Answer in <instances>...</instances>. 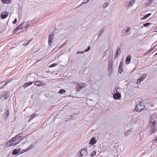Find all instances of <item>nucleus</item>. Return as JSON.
Listing matches in <instances>:
<instances>
[{"mask_svg": "<svg viewBox=\"0 0 157 157\" xmlns=\"http://www.w3.org/2000/svg\"><path fill=\"white\" fill-rule=\"evenodd\" d=\"M136 110L138 112H140L144 108V101L140 98H137L135 101Z\"/></svg>", "mask_w": 157, "mask_h": 157, "instance_id": "1", "label": "nucleus"}, {"mask_svg": "<svg viewBox=\"0 0 157 157\" xmlns=\"http://www.w3.org/2000/svg\"><path fill=\"white\" fill-rule=\"evenodd\" d=\"M17 138L16 136L7 141L5 145L7 147H10L16 145L21 142V140Z\"/></svg>", "mask_w": 157, "mask_h": 157, "instance_id": "2", "label": "nucleus"}, {"mask_svg": "<svg viewBox=\"0 0 157 157\" xmlns=\"http://www.w3.org/2000/svg\"><path fill=\"white\" fill-rule=\"evenodd\" d=\"M157 121V115L156 114H153L151 117L150 118V122L149 124H156V121Z\"/></svg>", "mask_w": 157, "mask_h": 157, "instance_id": "3", "label": "nucleus"}, {"mask_svg": "<svg viewBox=\"0 0 157 157\" xmlns=\"http://www.w3.org/2000/svg\"><path fill=\"white\" fill-rule=\"evenodd\" d=\"M10 94L8 92L6 91H4L1 94V98L4 100L7 99L9 97Z\"/></svg>", "mask_w": 157, "mask_h": 157, "instance_id": "4", "label": "nucleus"}, {"mask_svg": "<svg viewBox=\"0 0 157 157\" xmlns=\"http://www.w3.org/2000/svg\"><path fill=\"white\" fill-rule=\"evenodd\" d=\"M24 27V25L23 23L20 25L15 29L14 30L13 32V33H18L20 32V31L23 29Z\"/></svg>", "mask_w": 157, "mask_h": 157, "instance_id": "5", "label": "nucleus"}, {"mask_svg": "<svg viewBox=\"0 0 157 157\" xmlns=\"http://www.w3.org/2000/svg\"><path fill=\"white\" fill-rule=\"evenodd\" d=\"M151 126L150 133L151 134L155 132L157 130V125L156 124H150Z\"/></svg>", "mask_w": 157, "mask_h": 157, "instance_id": "6", "label": "nucleus"}, {"mask_svg": "<svg viewBox=\"0 0 157 157\" xmlns=\"http://www.w3.org/2000/svg\"><path fill=\"white\" fill-rule=\"evenodd\" d=\"M88 153L87 150L86 148L82 149L80 151V157H84L87 155Z\"/></svg>", "mask_w": 157, "mask_h": 157, "instance_id": "7", "label": "nucleus"}, {"mask_svg": "<svg viewBox=\"0 0 157 157\" xmlns=\"http://www.w3.org/2000/svg\"><path fill=\"white\" fill-rule=\"evenodd\" d=\"M154 0H146L145 3L144 5V7L146 8L148 6H150L152 5V3L154 2Z\"/></svg>", "mask_w": 157, "mask_h": 157, "instance_id": "8", "label": "nucleus"}, {"mask_svg": "<svg viewBox=\"0 0 157 157\" xmlns=\"http://www.w3.org/2000/svg\"><path fill=\"white\" fill-rule=\"evenodd\" d=\"M113 64L112 63L110 62L108 64V73L109 75H111L112 71Z\"/></svg>", "mask_w": 157, "mask_h": 157, "instance_id": "9", "label": "nucleus"}, {"mask_svg": "<svg viewBox=\"0 0 157 157\" xmlns=\"http://www.w3.org/2000/svg\"><path fill=\"white\" fill-rule=\"evenodd\" d=\"M135 2V0H128L127 2L126 3L125 6L129 7L132 6Z\"/></svg>", "mask_w": 157, "mask_h": 157, "instance_id": "10", "label": "nucleus"}, {"mask_svg": "<svg viewBox=\"0 0 157 157\" xmlns=\"http://www.w3.org/2000/svg\"><path fill=\"white\" fill-rule=\"evenodd\" d=\"M24 25V26L25 27V29H27L28 28V27L29 26H31L33 24L32 23V22L30 21H27L26 22H24L23 23Z\"/></svg>", "mask_w": 157, "mask_h": 157, "instance_id": "11", "label": "nucleus"}, {"mask_svg": "<svg viewBox=\"0 0 157 157\" xmlns=\"http://www.w3.org/2000/svg\"><path fill=\"white\" fill-rule=\"evenodd\" d=\"M113 97L114 99L118 100L121 97V95L119 93H116L113 94Z\"/></svg>", "mask_w": 157, "mask_h": 157, "instance_id": "12", "label": "nucleus"}, {"mask_svg": "<svg viewBox=\"0 0 157 157\" xmlns=\"http://www.w3.org/2000/svg\"><path fill=\"white\" fill-rule=\"evenodd\" d=\"M35 85L37 86H44L45 84L43 82H41L40 81H38L36 82L35 83Z\"/></svg>", "mask_w": 157, "mask_h": 157, "instance_id": "13", "label": "nucleus"}, {"mask_svg": "<svg viewBox=\"0 0 157 157\" xmlns=\"http://www.w3.org/2000/svg\"><path fill=\"white\" fill-rule=\"evenodd\" d=\"M9 112L8 110H6L3 114L4 118L6 120L7 119L9 115Z\"/></svg>", "mask_w": 157, "mask_h": 157, "instance_id": "14", "label": "nucleus"}, {"mask_svg": "<svg viewBox=\"0 0 157 157\" xmlns=\"http://www.w3.org/2000/svg\"><path fill=\"white\" fill-rule=\"evenodd\" d=\"M1 18L2 19H4L6 18L8 16V13H1Z\"/></svg>", "mask_w": 157, "mask_h": 157, "instance_id": "15", "label": "nucleus"}, {"mask_svg": "<svg viewBox=\"0 0 157 157\" xmlns=\"http://www.w3.org/2000/svg\"><path fill=\"white\" fill-rule=\"evenodd\" d=\"M131 57L130 56H128L127 57L125 63L127 64H128L130 63V60Z\"/></svg>", "mask_w": 157, "mask_h": 157, "instance_id": "16", "label": "nucleus"}, {"mask_svg": "<svg viewBox=\"0 0 157 157\" xmlns=\"http://www.w3.org/2000/svg\"><path fill=\"white\" fill-rule=\"evenodd\" d=\"M86 86V84L84 83H80L78 84V86H79V88L80 89H82L84 87Z\"/></svg>", "mask_w": 157, "mask_h": 157, "instance_id": "17", "label": "nucleus"}, {"mask_svg": "<svg viewBox=\"0 0 157 157\" xmlns=\"http://www.w3.org/2000/svg\"><path fill=\"white\" fill-rule=\"evenodd\" d=\"M53 39V38L51 37H49L48 40V44L50 46H51L52 45V40Z\"/></svg>", "mask_w": 157, "mask_h": 157, "instance_id": "18", "label": "nucleus"}, {"mask_svg": "<svg viewBox=\"0 0 157 157\" xmlns=\"http://www.w3.org/2000/svg\"><path fill=\"white\" fill-rule=\"evenodd\" d=\"M19 152L20 150L19 149H18L17 150L14 149L12 151V154L13 155H15L19 153Z\"/></svg>", "mask_w": 157, "mask_h": 157, "instance_id": "19", "label": "nucleus"}, {"mask_svg": "<svg viewBox=\"0 0 157 157\" xmlns=\"http://www.w3.org/2000/svg\"><path fill=\"white\" fill-rule=\"evenodd\" d=\"M33 83V82H26L25 83V84L24 85V87L25 88L28 86H29L32 85Z\"/></svg>", "mask_w": 157, "mask_h": 157, "instance_id": "20", "label": "nucleus"}, {"mask_svg": "<svg viewBox=\"0 0 157 157\" xmlns=\"http://www.w3.org/2000/svg\"><path fill=\"white\" fill-rule=\"evenodd\" d=\"M95 138L94 137L92 138L90 140L89 142V144H94L96 142L95 140Z\"/></svg>", "mask_w": 157, "mask_h": 157, "instance_id": "21", "label": "nucleus"}, {"mask_svg": "<svg viewBox=\"0 0 157 157\" xmlns=\"http://www.w3.org/2000/svg\"><path fill=\"white\" fill-rule=\"evenodd\" d=\"M120 52V49L119 48H117V50H116V54L114 56L115 58H117V56L119 54V52Z\"/></svg>", "mask_w": 157, "mask_h": 157, "instance_id": "22", "label": "nucleus"}, {"mask_svg": "<svg viewBox=\"0 0 157 157\" xmlns=\"http://www.w3.org/2000/svg\"><path fill=\"white\" fill-rule=\"evenodd\" d=\"M151 14V13H148L146 15H145L144 16L141 18V20H144L146 19L147 17L150 16Z\"/></svg>", "mask_w": 157, "mask_h": 157, "instance_id": "23", "label": "nucleus"}, {"mask_svg": "<svg viewBox=\"0 0 157 157\" xmlns=\"http://www.w3.org/2000/svg\"><path fill=\"white\" fill-rule=\"evenodd\" d=\"M36 114L35 113H33L32 115L31 116H30L29 117V121H31L36 116Z\"/></svg>", "mask_w": 157, "mask_h": 157, "instance_id": "24", "label": "nucleus"}, {"mask_svg": "<svg viewBox=\"0 0 157 157\" xmlns=\"http://www.w3.org/2000/svg\"><path fill=\"white\" fill-rule=\"evenodd\" d=\"M22 133H20L19 134H18L16 136L18 138V139H19L21 140V141L23 140V139L21 138V137L22 136Z\"/></svg>", "mask_w": 157, "mask_h": 157, "instance_id": "25", "label": "nucleus"}, {"mask_svg": "<svg viewBox=\"0 0 157 157\" xmlns=\"http://www.w3.org/2000/svg\"><path fill=\"white\" fill-rule=\"evenodd\" d=\"M34 147V145L33 144H31L30 146L28 148H27L25 150V151H28L31 149L32 148H33Z\"/></svg>", "mask_w": 157, "mask_h": 157, "instance_id": "26", "label": "nucleus"}, {"mask_svg": "<svg viewBox=\"0 0 157 157\" xmlns=\"http://www.w3.org/2000/svg\"><path fill=\"white\" fill-rule=\"evenodd\" d=\"M2 1L4 3L9 4L11 2V0H2Z\"/></svg>", "mask_w": 157, "mask_h": 157, "instance_id": "27", "label": "nucleus"}, {"mask_svg": "<svg viewBox=\"0 0 157 157\" xmlns=\"http://www.w3.org/2000/svg\"><path fill=\"white\" fill-rule=\"evenodd\" d=\"M131 132V130H130L125 132H124L125 136H128L129 134Z\"/></svg>", "mask_w": 157, "mask_h": 157, "instance_id": "28", "label": "nucleus"}, {"mask_svg": "<svg viewBox=\"0 0 157 157\" xmlns=\"http://www.w3.org/2000/svg\"><path fill=\"white\" fill-rule=\"evenodd\" d=\"M104 29H102L101 30L98 31L97 34H98V35L99 36L100 35H101L104 31Z\"/></svg>", "mask_w": 157, "mask_h": 157, "instance_id": "29", "label": "nucleus"}, {"mask_svg": "<svg viewBox=\"0 0 157 157\" xmlns=\"http://www.w3.org/2000/svg\"><path fill=\"white\" fill-rule=\"evenodd\" d=\"M31 22H32V23H33V25L36 23V18H34L31 21H30Z\"/></svg>", "mask_w": 157, "mask_h": 157, "instance_id": "30", "label": "nucleus"}, {"mask_svg": "<svg viewBox=\"0 0 157 157\" xmlns=\"http://www.w3.org/2000/svg\"><path fill=\"white\" fill-rule=\"evenodd\" d=\"M54 33L52 32L49 34V37L54 38Z\"/></svg>", "mask_w": 157, "mask_h": 157, "instance_id": "31", "label": "nucleus"}, {"mask_svg": "<svg viewBox=\"0 0 157 157\" xmlns=\"http://www.w3.org/2000/svg\"><path fill=\"white\" fill-rule=\"evenodd\" d=\"M96 151H94L92 152L91 154V156L92 157H93L95 155H96Z\"/></svg>", "mask_w": 157, "mask_h": 157, "instance_id": "32", "label": "nucleus"}, {"mask_svg": "<svg viewBox=\"0 0 157 157\" xmlns=\"http://www.w3.org/2000/svg\"><path fill=\"white\" fill-rule=\"evenodd\" d=\"M57 64L56 63H54L51 64L50 66L49 67L50 68L53 67L57 66Z\"/></svg>", "mask_w": 157, "mask_h": 157, "instance_id": "33", "label": "nucleus"}, {"mask_svg": "<svg viewBox=\"0 0 157 157\" xmlns=\"http://www.w3.org/2000/svg\"><path fill=\"white\" fill-rule=\"evenodd\" d=\"M65 92V90L63 89H61L59 90V93L60 94H62Z\"/></svg>", "mask_w": 157, "mask_h": 157, "instance_id": "34", "label": "nucleus"}, {"mask_svg": "<svg viewBox=\"0 0 157 157\" xmlns=\"http://www.w3.org/2000/svg\"><path fill=\"white\" fill-rule=\"evenodd\" d=\"M151 24V23H146L144 24L143 25L144 27H146L147 26Z\"/></svg>", "mask_w": 157, "mask_h": 157, "instance_id": "35", "label": "nucleus"}, {"mask_svg": "<svg viewBox=\"0 0 157 157\" xmlns=\"http://www.w3.org/2000/svg\"><path fill=\"white\" fill-rule=\"evenodd\" d=\"M146 75H144L140 79V80L141 81H143L145 79V78L146 77Z\"/></svg>", "mask_w": 157, "mask_h": 157, "instance_id": "36", "label": "nucleus"}, {"mask_svg": "<svg viewBox=\"0 0 157 157\" xmlns=\"http://www.w3.org/2000/svg\"><path fill=\"white\" fill-rule=\"evenodd\" d=\"M108 2H105L103 5V8L106 7L108 5Z\"/></svg>", "mask_w": 157, "mask_h": 157, "instance_id": "37", "label": "nucleus"}, {"mask_svg": "<svg viewBox=\"0 0 157 157\" xmlns=\"http://www.w3.org/2000/svg\"><path fill=\"white\" fill-rule=\"evenodd\" d=\"M89 0H83L82 4H85L86 3L89 1Z\"/></svg>", "mask_w": 157, "mask_h": 157, "instance_id": "38", "label": "nucleus"}, {"mask_svg": "<svg viewBox=\"0 0 157 157\" xmlns=\"http://www.w3.org/2000/svg\"><path fill=\"white\" fill-rule=\"evenodd\" d=\"M154 143H157V136L154 138Z\"/></svg>", "mask_w": 157, "mask_h": 157, "instance_id": "39", "label": "nucleus"}, {"mask_svg": "<svg viewBox=\"0 0 157 157\" xmlns=\"http://www.w3.org/2000/svg\"><path fill=\"white\" fill-rule=\"evenodd\" d=\"M90 49V46H89L87 48V49H86L85 50V52H87Z\"/></svg>", "mask_w": 157, "mask_h": 157, "instance_id": "40", "label": "nucleus"}, {"mask_svg": "<svg viewBox=\"0 0 157 157\" xmlns=\"http://www.w3.org/2000/svg\"><path fill=\"white\" fill-rule=\"evenodd\" d=\"M17 22V18H16L14 19V21L13 22V24H14L16 23Z\"/></svg>", "mask_w": 157, "mask_h": 157, "instance_id": "41", "label": "nucleus"}, {"mask_svg": "<svg viewBox=\"0 0 157 157\" xmlns=\"http://www.w3.org/2000/svg\"><path fill=\"white\" fill-rule=\"evenodd\" d=\"M155 47V46H154L153 47V48L151 49L150 50H149L148 52H151V51H152Z\"/></svg>", "mask_w": 157, "mask_h": 157, "instance_id": "42", "label": "nucleus"}, {"mask_svg": "<svg viewBox=\"0 0 157 157\" xmlns=\"http://www.w3.org/2000/svg\"><path fill=\"white\" fill-rule=\"evenodd\" d=\"M130 30V28H128L125 31V32L126 33H128L129 32Z\"/></svg>", "mask_w": 157, "mask_h": 157, "instance_id": "43", "label": "nucleus"}, {"mask_svg": "<svg viewBox=\"0 0 157 157\" xmlns=\"http://www.w3.org/2000/svg\"><path fill=\"white\" fill-rule=\"evenodd\" d=\"M5 82V81H3L2 82H1L0 83V86H1V84H2V83H3V82ZM5 84L4 85H3V86H0V89H2L3 87V86L5 85Z\"/></svg>", "mask_w": 157, "mask_h": 157, "instance_id": "44", "label": "nucleus"}, {"mask_svg": "<svg viewBox=\"0 0 157 157\" xmlns=\"http://www.w3.org/2000/svg\"><path fill=\"white\" fill-rule=\"evenodd\" d=\"M29 44V42H25V43H24L23 44V45L24 46H26L27 45H28V44Z\"/></svg>", "mask_w": 157, "mask_h": 157, "instance_id": "45", "label": "nucleus"}, {"mask_svg": "<svg viewBox=\"0 0 157 157\" xmlns=\"http://www.w3.org/2000/svg\"><path fill=\"white\" fill-rule=\"evenodd\" d=\"M84 52H79V51H78L77 52V54H79V53H81V54H82Z\"/></svg>", "mask_w": 157, "mask_h": 157, "instance_id": "46", "label": "nucleus"}, {"mask_svg": "<svg viewBox=\"0 0 157 157\" xmlns=\"http://www.w3.org/2000/svg\"><path fill=\"white\" fill-rule=\"evenodd\" d=\"M12 80V79H10L8 81H7L5 83V85H6V84H7V82H10L11 81V80Z\"/></svg>", "mask_w": 157, "mask_h": 157, "instance_id": "47", "label": "nucleus"}, {"mask_svg": "<svg viewBox=\"0 0 157 157\" xmlns=\"http://www.w3.org/2000/svg\"><path fill=\"white\" fill-rule=\"evenodd\" d=\"M141 82V81L140 80V79H138L137 80V83H140V82Z\"/></svg>", "mask_w": 157, "mask_h": 157, "instance_id": "48", "label": "nucleus"}, {"mask_svg": "<svg viewBox=\"0 0 157 157\" xmlns=\"http://www.w3.org/2000/svg\"><path fill=\"white\" fill-rule=\"evenodd\" d=\"M122 63H121L120 64V65H119V68H120V69H121V67L122 68V65H121V64H122Z\"/></svg>", "mask_w": 157, "mask_h": 157, "instance_id": "49", "label": "nucleus"}, {"mask_svg": "<svg viewBox=\"0 0 157 157\" xmlns=\"http://www.w3.org/2000/svg\"><path fill=\"white\" fill-rule=\"evenodd\" d=\"M119 72L120 73H121L122 72V70H121V69H119Z\"/></svg>", "mask_w": 157, "mask_h": 157, "instance_id": "50", "label": "nucleus"}, {"mask_svg": "<svg viewBox=\"0 0 157 157\" xmlns=\"http://www.w3.org/2000/svg\"><path fill=\"white\" fill-rule=\"evenodd\" d=\"M155 31H157V28H156L155 29L154 32H155Z\"/></svg>", "mask_w": 157, "mask_h": 157, "instance_id": "51", "label": "nucleus"}, {"mask_svg": "<svg viewBox=\"0 0 157 157\" xmlns=\"http://www.w3.org/2000/svg\"><path fill=\"white\" fill-rule=\"evenodd\" d=\"M31 41V40H29L28 41V42H29V43Z\"/></svg>", "mask_w": 157, "mask_h": 157, "instance_id": "52", "label": "nucleus"}, {"mask_svg": "<svg viewBox=\"0 0 157 157\" xmlns=\"http://www.w3.org/2000/svg\"><path fill=\"white\" fill-rule=\"evenodd\" d=\"M157 55V52L156 53L155 56H156Z\"/></svg>", "mask_w": 157, "mask_h": 157, "instance_id": "53", "label": "nucleus"}, {"mask_svg": "<svg viewBox=\"0 0 157 157\" xmlns=\"http://www.w3.org/2000/svg\"><path fill=\"white\" fill-rule=\"evenodd\" d=\"M155 32H157V31H155Z\"/></svg>", "mask_w": 157, "mask_h": 157, "instance_id": "54", "label": "nucleus"}]
</instances>
